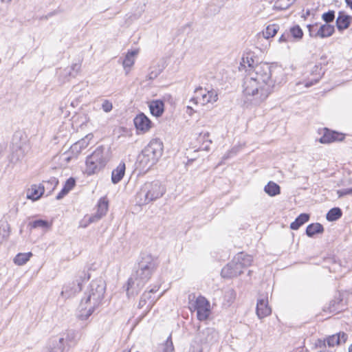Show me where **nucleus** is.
Instances as JSON below:
<instances>
[{
    "instance_id": "obj_1",
    "label": "nucleus",
    "mask_w": 352,
    "mask_h": 352,
    "mask_svg": "<svg viewBox=\"0 0 352 352\" xmlns=\"http://www.w3.org/2000/svg\"><path fill=\"white\" fill-rule=\"evenodd\" d=\"M106 283L101 278L93 280L80 303L79 319L85 320L100 307L104 298Z\"/></svg>"
},
{
    "instance_id": "obj_2",
    "label": "nucleus",
    "mask_w": 352,
    "mask_h": 352,
    "mask_svg": "<svg viewBox=\"0 0 352 352\" xmlns=\"http://www.w3.org/2000/svg\"><path fill=\"white\" fill-rule=\"evenodd\" d=\"M158 266L157 258L151 254L142 253L135 275L128 280L127 293L138 294L151 278Z\"/></svg>"
},
{
    "instance_id": "obj_3",
    "label": "nucleus",
    "mask_w": 352,
    "mask_h": 352,
    "mask_svg": "<svg viewBox=\"0 0 352 352\" xmlns=\"http://www.w3.org/2000/svg\"><path fill=\"white\" fill-rule=\"evenodd\" d=\"M243 87V92L247 100L255 105L265 101L273 89L270 84L256 82L251 78L244 79Z\"/></svg>"
},
{
    "instance_id": "obj_4",
    "label": "nucleus",
    "mask_w": 352,
    "mask_h": 352,
    "mask_svg": "<svg viewBox=\"0 0 352 352\" xmlns=\"http://www.w3.org/2000/svg\"><path fill=\"white\" fill-rule=\"evenodd\" d=\"M252 261L250 255L239 252L221 270V276L228 278L236 277L243 273L244 268L251 265Z\"/></svg>"
},
{
    "instance_id": "obj_5",
    "label": "nucleus",
    "mask_w": 352,
    "mask_h": 352,
    "mask_svg": "<svg viewBox=\"0 0 352 352\" xmlns=\"http://www.w3.org/2000/svg\"><path fill=\"white\" fill-rule=\"evenodd\" d=\"M108 160V151L106 148L102 146L97 147L87 157L85 173L89 175L98 173L104 168Z\"/></svg>"
},
{
    "instance_id": "obj_6",
    "label": "nucleus",
    "mask_w": 352,
    "mask_h": 352,
    "mask_svg": "<svg viewBox=\"0 0 352 352\" xmlns=\"http://www.w3.org/2000/svg\"><path fill=\"white\" fill-rule=\"evenodd\" d=\"M165 192V188L158 181L146 182L138 193L137 199L140 205H145L160 198Z\"/></svg>"
},
{
    "instance_id": "obj_7",
    "label": "nucleus",
    "mask_w": 352,
    "mask_h": 352,
    "mask_svg": "<svg viewBox=\"0 0 352 352\" xmlns=\"http://www.w3.org/2000/svg\"><path fill=\"white\" fill-rule=\"evenodd\" d=\"M163 153V143L160 139H153L144 148L140 155L141 163H144L148 167L144 168L148 169L153 165L155 164Z\"/></svg>"
},
{
    "instance_id": "obj_8",
    "label": "nucleus",
    "mask_w": 352,
    "mask_h": 352,
    "mask_svg": "<svg viewBox=\"0 0 352 352\" xmlns=\"http://www.w3.org/2000/svg\"><path fill=\"white\" fill-rule=\"evenodd\" d=\"M75 333L72 331L63 333L50 339L44 352H65L73 342Z\"/></svg>"
},
{
    "instance_id": "obj_9",
    "label": "nucleus",
    "mask_w": 352,
    "mask_h": 352,
    "mask_svg": "<svg viewBox=\"0 0 352 352\" xmlns=\"http://www.w3.org/2000/svg\"><path fill=\"white\" fill-rule=\"evenodd\" d=\"M252 79L256 82L270 84L274 87V82L272 79L271 66L267 63L256 64L252 69H248V74L244 79Z\"/></svg>"
},
{
    "instance_id": "obj_10",
    "label": "nucleus",
    "mask_w": 352,
    "mask_h": 352,
    "mask_svg": "<svg viewBox=\"0 0 352 352\" xmlns=\"http://www.w3.org/2000/svg\"><path fill=\"white\" fill-rule=\"evenodd\" d=\"M89 278L90 274L88 272L85 270L78 272L74 281L64 285L60 295L65 298L74 296L82 290V283Z\"/></svg>"
},
{
    "instance_id": "obj_11",
    "label": "nucleus",
    "mask_w": 352,
    "mask_h": 352,
    "mask_svg": "<svg viewBox=\"0 0 352 352\" xmlns=\"http://www.w3.org/2000/svg\"><path fill=\"white\" fill-rule=\"evenodd\" d=\"M195 294H192L188 296L189 303L190 305V309H193L194 311H197V318L199 320H206L210 315V303L206 298L199 296L196 300Z\"/></svg>"
},
{
    "instance_id": "obj_12",
    "label": "nucleus",
    "mask_w": 352,
    "mask_h": 352,
    "mask_svg": "<svg viewBox=\"0 0 352 352\" xmlns=\"http://www.w3.org/2000/svg\"><path fill=\"white\" fill-rule=\"evenodd\" d=\"M199 342L202 346L199 352H203L204 349L210 351L212 347H217L219 344V333L213 328H206L199 333Z\"/></svg>"
},
{
    "instance_id": "obj_13",
    "label": "nucleus",
    "mask_w": 352,
    "mask_h": 352,
    "mask_svg": "<svg viewBox=\"0 0 352 352\" xmlns=\"http://www.w3.org/2000/svg\"><path fill=\"white\" fill-rule=\"evenodd\" d=\"M195 97L190 101L194 102L195 104L200 102L201 104L205 105L208 103H213L218 100V93L213 89L207 90L199 87L195 89Z\"/></svg>"
},
{
    "instance_id": "obj_14",
    "label": "nucleus",
    "mask_w": 352,
    "mask_h": 352,
    "mask_svg": "<svg viewBox=\"0 0 352 352\" xmlns=\"http://www.w3.org/2000/svg\"><path fill=\"white\" fill-rule=\"evenodd\" d=\"M159 287L155 286L153 288L151 289L149 291L145 292L141 296V298L139 302L138 307L140 308L144 307L146 306V309L148 310L151 309L153 306L155 302L157 300V299L160 297L158 296L156 298L155 296H153V294L158 291Z\"/></svg>"
},
{
    "instance_id": "obj_15",
    "label": "nucleus",
    "mask_w": 352,
    "mask_h": 352,
    "mask_svg": "<svg viewBox=\"0 0 352 352\" xmlns=\"http://www.w3.org/2000/svg\"><path fill=\"white\" fill-rule=\"evenodd\" d=\"M133 122L136 129L142 133H146L151 128V121L143 113L137 115Z\"/></svg>"
},
{
    "instance_id": "obj_16",
    "label": "nucleus",
    "mask_w": 352,
    "mask_h": 352,
    "mask_svg": "<svg viewBox=\"0 0 352 352\" xmlns=\"http://www.w3.org/2000/svg\"><path fill=\"white\" fill-rule=\"evenodd\" d=\"M348 335L343 331L328 336L324 341L323 344H327L329 347L340 345L346 342Z\"/></svg>"
},
{
    "instance_id": "obj_17",
    "label": "nucleus",
    "mask_w": 352,
    "mask_h": 352,
    "mask_svg": "<svg viewBox=\"0 0 352 352\" xmlns=\"http://www.w3.org/2000/svg\"><path fill=\"white\" fill-rule=\"evenodd\" d=\"M307 28L309 29V35L311 36H319L320 38H326L331 36L335 30L334 26L326 23L322 25L317 32L314 35L312 33V29L314 28V25H308Z\"/></svg>"
},
{
    "instance_id": "obj_18",
    "label": "nucleus",
    "mask_w": 352,
    "mask_h": 352,
    "mask_svg": "<svg viewBox=\"0 0 352 352\" xmlns=\"http://www.w3.org/2000/svg\"><path fill=\"white\" fill-rule=\"evenodd\" d=\"M272 312L268 306L267 297H260L256 304V314L259 318H263L269 316Z\"/></svg>"
},
{
    "instance_id": "obj_19",
    "label": "nucleus",
    "mask_w": 352,
    "mask_h": 352,
    "mask_svg": "<svg viewBox=\"0 0 352 352\" xmlns=\"http://www.w3.org/2000/svg\"><path fill=\"white\" fill-rule=\"evenodd\" d=\"M93 138L92 134H88L85 138L76 142L70 147V153L76 157L83 149L86 148L89 145V142Z\"/></svg>"
},
{
    "instance_id": "obj_20",
    "label": "nucleus",
    "mask_w": 352,
    "mask_h": 352,
    "mask_svg": "<svg viewBox=\"0 0 352 352\" xmlns=\"http://www.w3.org/2000/svg\"><path fill=\"white\" fill-rule=\"evenodd\" d=\"M344 138L342 133L336 131H331L327 129H324V134L320 138L319 141L322 144H328L334 141H341Z\"/></svg>"
},
{
    "instance_id": "obj_21",
    "label": "nucleus",
    "mask_w": 352,
    "mask_h": 352,
    "mask_svg": "<svg viewBox=\"0 0 352 352\" xmlns=\"http://www.w3.org/2000/svg\"><path fill=\"white\" fill-rule=\"evenodd\" d=\"M97 212L89 218V222L96 221L104 216L108 210V201L106 198H100L98 203Z\"/></svg>"
},
{
    "instance_id": "obj_22",
    "label": "nucleus",
    "mask_w": 352,
    "mask_h": 352,
    "mask_svg": "<svg viewBox=\"0 0 352 352\" xmlns=\"http://www.w3.org/2000/svg\"><path fill=\"white\" fill-rule=\"evenodd\" d=\"M352 17L346 14L344 12H339L336 19V26L339 31H342L349 28Z\"/></svg>"
},
{
    "instance_id": "obj_23",
    "label": "nucleus",
    "mask_w": 352,
    "mask_h": 352,
    "mask_svg": "<svg viewBox=\"0 0 352 352\" xmlns=\"http://www.w3.org/2000/svg\"><path fill=\"white\" fill-rule=\"evenodd\" d=\"M45 186L42 185H32L27 192V198L36 201L44 193Z\"/></svg>"
},
{
    "instance_id": "obj_24",
    "label": "nucleus",
    "mask_w": 352,
    "mask_h": 352,
    "mask_svg": "<svg viewBox=\"0 0 352 352\" xmlns=\"http://www.w3.org/2000/svg\"><path fill=\"white\" fill-rule=\"evenodd\" d=\"M138 50H131L129 51L126 54L122 61V65L126 74H128L131 67L133 65L135 62V56L138 54Z\"/></svg>"
},
{
    "instance_id": "obj_25",
    "label": "nucleus",
    "mask_w": 352,
    "mask_h": 352,
    "mask_svg": "<svg viewBox=\"0 0 352 352\" xmlns=\"http://www.w3.org/2000/svg\"><path fill=\"white\" fill-rule=\"evenodd\" d=\"M125 164L122 162L116 168L113 170L111 173V181L113 184H118L122 180L125 173Z\"/></svg>"
},
{
    "instance_id": "obj_26",
    "label": "nucleus",
    "mask_w": 352,
    "mask_h": 352,
    "mask_svg": "<svg viewBox=\"0 0 352 352\" xmlns=\"http://www.w3.org/2000/svg\"><path fill=\"white\" fill-rule=\"evenodd\" d=\"M149 109L152 115L159 117L164 112V102L161 100L152 101L149 104Z\"/></svg>"
},
{
    "instance_id": "obj_27",
    "label": "nucleus",
    "mask_w": 352,
    "mask_h": 352,
    "mask_svg": "<svg viewBox=\"0 0 352 352\" xmlns=\"http://www.w3.org/2000/svg\"><path fill=\"white\" fill-rule=\"evenodd\" d=\"M324 72L322 71V67L320 65H316L313 67L311 74L314 76V78L311 80L310 82H306L305 86L306 87H310L314 83H316L319 81V80L321 78L322 76L323 75Z\"/></svg>"
},
{
    "instance_id": "obj_28",
    "label": "nucleus",
    "mask_w": 352,
    "mask_h": 352,
    "mask_svg": "<svg viewBox=\"0 0 352 352\" xmlns=\"http://www.w3.org/2000/svg\"><path fill=\"white\" fill-rule=\"evenodd\" d=\"M264 191L270 197L278 195L280 193V186L274 182H269L264 188Z\"/></svg>"
},
{
    "instance_id": "obj_29",
    "label": "nucleus",
    "mask_w": 352,
    "mask_h": 352,
    "mask_svg": "<svg viewBox=\"0 0 352 352\" xmlns=\"http://www.w3.org/2000/svg\"><path fill=\"white\" fill-rule=\"evenodd\" d=\"M309 219V215L306 213L300 214L294 221L290 224V228L294 230H298L302 225L307 222Z\"/></svg>"
},
{
    "instance_id": "obj_30",
    "label": "nucleus",
    "mask_w": 352,
    "mask_h": 352,
    "mask_svg": "<svg viewBox=\"0 0 352 352\" xmlns=\"http://www.w3.org/2000/svg\"><path fill=\"white\" fill-rule=\"evenodd\" d=\"M323 231V226L320 223H311L307 227L306 234L308 236L312 237L316 234L322 233Z\"/></svg>"
},
{
    "instance_id": "obj_31",
    "label": "nucleus",
    "mask_w": 352,
    "mask_h": 352,
    "mask_svg": "<svg viewBox=\"0 0 352 352\" xmlns=\"http://www.w3.org/2000/svg\"><path fill=\"white\" fill-rule=\"evenodd\" d=\"M32 256V254L31 252L19 253L14 257V263L17 265H23L30 260Z\"/></svg>"
},
{
    "instance_id": "obj_32",
    "label": "nucleus",
    "mask_w": 352,
    "mask_h": 352,
    "mask_svg": "<svg viewBox=\"0 0 352 352\" xmlns=\"http://www.w3.org/2000/svg\"><path fill=\"white\" fill-rule=\"evenodd\" d=\"M279 27L276 24H271L267 26L265 31L263 32V35L265 38L274 37L278 32Z\"/></svg>"
},
{
    "instance_id": "obj_33",
    "label": "nucleus",
    "mask_w": 352,
    "mask_h": 352,
    "mask_svg": "<svg viewBox=\"0 0 352 352\" xmlns=\"http://www.w3.org/2000/svg\"><path fill=\"white\" fill-rule=\"evenodd\" d=\"M342 212L340 208H331L327 214L326 218L329 221H336L342 217Z\"/></svg>"
},
{
    "instance_id": "obj_34",
    "label": "nucleus",
    "mask_w": 352,
    "mask_h": 352,
    "mask_svg": "<svg viewBox=\"0 0 352 352\" xmlns=\"http://www.w3.org/2000/svg\"><path fill=\"white\" fill-rule=\"evenodd\" d=\"M175 349L172 341L171 334L168 337L166 340L160 344V352H174Z\"/></svg>"
},
{
    "instance_id": "obj_35",
    "label": "nucleus",
    "mask_w": 352,
    "mask_h": 352,
    "mask_svg": "<svg viewBox=\"0 0 352 352\" xmlns=\"http://www.w3.org/2000/svg\"><path fill=\"white\" fill-rule=\"evenodd\" d=\"M29 226L31 228H42L47 229L50 225L48 221L43 219H37L29 223Z\"/></svg>"
},
{
    "instance_id": "obj_36",
    "label": "nucleus",
    "mask_w": 352,
    "mask_h": 352,
    "mask_svg": "<svg viewBox=\"0 0 352 352\" xmlns=\"http://www.w3.org/2000/svg\"><path fill=\"white\" fill-rule=\"evenodd\" d=\"M75 157L73 154L69 152H65L59 156L60 165V166L65 168L70 162L71 160Z\"/></svg>"
},
{
    "instance_id": "obj_37",
    "label": "nucleus",
    "mask_w": 352,
    "mask_h": 352,
    "mask_svg": "<svg viewBox=\"0 0 352 352\" xmlns=\"http://www.w3.org/2000/svg\"><path fill=\"white\" fill-rule=\"evenodd\" d=\"M58 184V180L56 177H52L47 181H43V185H42V186H45V188L49 190V192L50 193L55 189Z\"/></svg>"
},
{
    "instance_id": "obj_38",
    "label": "nucleus",
    "mask_w": 352,
    "mask_h": 352,
    "mask_svg": "<svg viewBox=\"0 0 352 352\" xmlns=\"http://www.w3.org/2000/svg\"><path fill=\"white\" fill-rule=\"evenodd\" d=\"M24 157L23 151L19 148L12 152L10 156V162L13 164L17 163L21 160Z\"/></svg>"
},
{
    "instance_id": "obj_39",
    "label": "nucleus",
    "mask_w": 352,
    "mask_h": 352,
    "mask_svg": "<svg viewBox=\"0 0 352 352\" xmlns=\"http://www.w3.org/2000/svg\"><path fill=\"white\" fill-rule=\"evenodd\" d=\"M80 66L78 64H74L70 68H67L65 69V75H68L69 76H73L74 77L76 74L78 73V70L80 69Z\"/></svg>"
},
{
    "instance_id": "obj_40",
    "label": "nucleus",
    "mask_w": 352,
    "mask_h": 352,
    "mask_svg": "<svg viewBox=\"0 0 352 352\" xmlns=\"http://www.w3.org/2000/svg\"><path fill=\"white\" fill-rule=\"evenodd\" d=\"M290 32L292 36L295 38L300 39L303 36L302 30L298 25L292 28Z\"/></svg>"
},
{
    "instance_id": "obj_41",
    "label": "nucleus",
    "mask_w": 352,
    "mask_h": 352,
    "mask_svg": "<svg viewBox=\"0 0 352 352\" xmlns=\"http://www.w3.org/2000/svg\"><path fill=\"white\" fill-rule=\"evenodd\" d=\"M322 19L328 24L330 22H332L335 18V12L333 10H330L327 12H325L322 16Z\"/></svg>"
},
{
    "instance_id": "obj_42",
    "label": "nucleus",
    "mask_w": 352,
    "mask_h": 352,
    "mask_svg": "<svg viewBox=\"0 0 352 352\" xmlns=\"http://www.w3.org/2000/svg\"><path fill=\"white\" fill-rule=\"evenodd\" d=\"M102 109L106 113L110 112L113 109L112 102L109 100H104L102 104Z\"/></svg>"
},
{
    "instance_id": "obj_43",
    "label": "nucleus",
    "mask_w": 352,
    "mask_h": 352,
    "mask_svg": "<svg viewBox=\"0 0 352 352\" xmlns=\"http://www.w3.org/2000/svg\"><path fill=\"white\" fill-rule=\"evenodd\" d=\"M337 194H338L339 198H341L346 195H352V188L342 189V190H338Z\"/></svg>"
},
{
    "instance_id": "obj_44",
    "label": "nucleus",
    "mask_w": 352,
    "mask_h": 352,
    "mask_svg": "<svg viewBox=\"0 0 352 352\" xmlns=\"http://www.w3.org/2000/svg\"><path fill=\"white\" fill-rule=\"evenodd\" d=\"M75 184V179L72 177H70L66 181L64 187H65L66 189L70 191L74 187Z\"/></svg>"
},
{
    "instance_id": "obj_45",
    "label": "nucleus",
    "mask_w": 352,
    "mask_h": 352,
    "mask_svg": "<svg viewBox=\"0 0 352 352\" xmlns=\"http://www.w3.org/2000/svg\"><path fill=\"white\" fill-rule=\"evenodd\" d=\"M243 62L244 63V66H245V64L247 63L249 69H252L255 66L254 65V60L252 58L249 59V57H246L245 58H243Z\"/></svg>"
},
{
    "instance_id": "obj_46",
    "label": "nucleus",
    "mask_w": 352,
    "mask_h": 352,
    "mask_svg": "<svg viewBox=\"0 0 352 352\" xmlns=\"http://www.w3.org/2000/svg\"><path fill=\"white\" fill-rule=\"evenodd\" d=\"M238 151V149L236 148H232L231 150H230L223 157V160H227L229 157H230L232 155H234L236 154Z\"/></svg>"
},
{
    "instance_id": "obj_47",
    "label": "nucleus",
    "mask_w": 352,
    "mask_h": 352,
    "mask_svg": "<svg viewBox=\"0 0 352 352\" xmlns=\"http://www.w3.org/2000/svg\"><path fill=\"white\" fill-rule=\"evenodd\" d=\"M69 191L63 186L61 191L56 195V199L60 200L63 198Z\"/></svg>"
},
{
    "instance_id": "obj_48",
    "label": "nucleus",
    "mask_w": 352,
    "mask_h": 352,
    "mask_svg": "<svg viewBox=\"0 0 352 352\" xmlns=\"http://www.w3.org/2000/svg\"><path fill=\"white\" fill-rule=\"evenodd\" d=\"M290 38V35L289 33H284L279 38V42H287L288 40Z\"/></svg>"
},
{
    "instance_id": "obj_49",
    "label": "nucleus",
    "mask_w": 352,
    "mask_h": 352,
    "mask_svg": "<svg viewBox=\"0 0 352 352\" xmlns=\"http://www.w3.org/2000/svg\"><path fill=\"white\" fill-rule=\"evenodd\" d=\"M225 1L226 0H212V3L220 8L224 4Z\"/></svg>"
},
{
    "instance_id": "obj_50",
    "label": "nucleus",
    "mask_w": 352,
    "mask_h": 352,
    "mask_svg": "<svg viewBox=\"0 0 352 352\" xmlns=\"http://www.w3.org/2000/svg\"><path fill=\"white\" fill-rule=\"evenodd\" d=\"M288 2L289 0H277L276 3L278 4L282 9H286L287 8L285 7V5Z\"/></svg>"
},
{
    "instance_id": "obj_51",
    "label": "nucleus",
    "mask_w": 352,
    "mask_h": 352,
    "mask_svg": "<svg viewBox=\"0 0 352 352\" xmlns=\"http://www.w3.org/2000/svg\"><path fill=\"white\" fill-rule=\"evenodd\" d=\"M227 295H229L230 297V301H232L233 299L234 298V292L233 290H229L228 292H227L226 293Z\"/></svg>"
},
{
    "instance_id": "obj_52",
    "label": "nucleus",
    "mask_w": 352,
    "mask_h": 352,
    "mask_svg": "<svg viewBox=\"0 0 352 352\" xmlns=\"http://www.w3.org/2000/svg\"><path fill=\"white\" fill-rule=\"evenodd\" d=\"M296 0H289V2L285 5V8H289L291 5H292Z\"/></svg>"
},
{
    "instance_id": "obj_53",
    "label": "nucleus",
    "mask_w": 352,
    "mask_h": 352,
    "mask_svg": "<svg viewBox=\"0 0 352 352\" xmlns=\"http://www.w3.org/2000/svg\"><path fill=\"white\" fill-rule=\"evenodd\" d=\"M347 6L352 9V0H345Z\"/></svg>"
},
{
    "instance_id": "obj_54",
    "label": "nucleus",
    "mask_w": 352,
    "mask_h": 352,
    "mask_svg": "<svg viewBox=\"0 0 352 352\" xmlns=\"http://www.w3.org/2000/svg\"><path fill=\"white\" fill-rule=\"evenodd\" d=\"M211 142H211V140H209V141H208V144L204 146V149H205V150H207V151H208V150H209V144H210Z\"/></svg>"
},
{
    "instance_id": "obj_55",
    "label": "nucleus",
    "mask_w": 352,
    "mask_h": 352,
    "mask_svg": "<svg viewBox=\"0 0 352 352\" xmlns=\"http://www.w3.org/2000/svg\"><path fill=\"white\" fill-rule=\"evenodd\" d=\"M1 1L5 3H9L12 1V0H1Z\"/></svg>"
},
{
    "instance_id": "obj_56",
    "label": "nucleus",
    "mask_w": 352,
    "mask_h": 352,
    "mask_svg": "<svg viewBox=\"0 0 352 352\" xmlns=\"http://www.w3.org/2000/svg\"><path fill=\"white\" fill-rule=\"evenodd\" d=\"M209 136V133H206L203 135V138H208Z\"/></svg>"
},
{
    "instance_id": "obj_57",
    "label": "nucleus",
    "mask_w": 352,
    "mask_h": 352,
    "mask_svg": "<svg viewBox=\"0 0 352 352\" xmlns=\"http://www.w3.org/2000/svg\"><path fill=\"white\" fill-rule=\"evenodd\" d=\"M349 352H352V344L349 348Z\"/></svg>"
},
{
    "instance_id": "obj_58",
    "label": "nucleus",
    "mask_w": 352,
    "mask_h": 352,
    "mask_svg": "<svg viewBox=\"0 0 352 352\" xmlns=\"http://www.w3.org/2000/svg\"><path fill=\"white\" fill-rule=\"evenodd\" d=\"M336 269L335 267H333V272H336ZM330 271H332V270H331V269H330Z\"/></svg>"
},
{
    "instance_id": "obj_59",
    "label": "nucleus",
    "mask_w": 352,
    "mask_h": 352,
    "mask_svg": "<svg viewBox=\"0 0 352 352\" xmlns=\"http://www.w3.org/2000/svg\"><path fill=\"white\" fill-rule=\"evenodd\" d=\"M150 76H150V78H153V73H151V74H150Z\"/></svg>"
},
{
    "instance_id": "obj_60",
    "label": "nucleus",
    "mask_w": 352,
    "mask_h": 352,
    "mask_svg": "<svg viewBox=\"0 0 352 352\" xmlns=\"http://www.w3.org/2000/svg\"><path fill=\"white\" fill-rule=\"evenodd\" d=\"M122 352H130V351H128V350H124V351H122Z\"/></svg>"
}]
</instances>
